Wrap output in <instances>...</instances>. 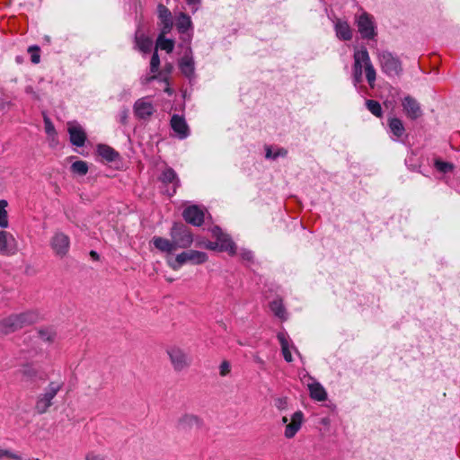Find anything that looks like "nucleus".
I'll return each mask as SVG.
<instances>
[{"label": "nucleus", "mask_w": 460, "mask_h": 460, "mask_svg": "<svg viewBox=\"0 0 460 460\" xmlns=\"http://www.w3.org/2000/svg\"><path fill=\"white\" fill-rule=\"evenodd\" d=\"M354 63L352 66V83L357 87L363 82V71L366 75L367 84L371 88L375 86L376 72L371 62L367 49L362 47L354 52Z\"/></svg>", "instance_id": "1"}, {"label": "nucleus", "mask_w": 460, "mask_h": 460, "mask_svg": "<svg viewBox=\"0 0 460 460\" xmlns=\"http://www.w3.org/2000/svg\"><path fill=\"white\" fill-rule=\"evenodd\" d=\"M38 319V314L32 311L12 314L0 321V337L31 325L36 323Z\"/></svg>", "instance_id": "2"}, {"label": "nucleus", "mask_w": 460, "mask_h": 460, "mask_svg": "<svg viewBox=\"0 0 460 460\" xmlns=\"http://www.w3.org/2000/svg\"><path fill=\"white\" fill-rule=\"evenodd\" d=\"M64 382L61 380L50 381L44 388L43 392L39 394L34 410L38 414L46 413L53 404V400L59 391L62 390Z\"/></svg>", "instance_id": "3"}, {"label": "nucleus", "mask_w": 460, "mask_h": 460, "mask_svg": "<svg viewBox=\"0 0 460 460\" xmlns=\"http://www.w3.org/2000/svg\"><path fill=\"white\" fill-rule=\"evenodd\" d=\"M19 375L21 376V381L28 389L34 390L40 386V385L47 380V373L35 367L32 364L23 365L19 369Z\"/></svg>", "instance_id": "4"}, {"label": "nucleus", "mask_w": 460, "mask_h": 460, "mask_svg": "<svg viewBox=\"0 0 460 460\" xmlns=\"http://www.w3.org/2000/svg\"><path fill=\"white\" fill-rule=\"evenodd\" d=\"M207 261L208 254L206 252L189 250L177 254L173 260H168V264L173 270H179L186 263L199 265Z\"/></svg>", "instance_id": "5"}, {"label": "nucleus", "mask_w": 460, "mask_h": 460, "mask_svg": "<svg viewBox=\"0 0 460 460\" xmlns=\"http://www.w3.org/2000/svg\"><path fill=\"white\" fill-rule=\"evenodd\" d=\"M170 236L176 249L189 248L193 243V235L190 228L183 223H173L170 230Z\"/></svg>", "instance_id": "6"}, {"label": "nucleus", "mask_w": 460, "mask_h": 460, "mask_svg": "<svg viewBox=\"0 0 460 460\" xmlns=\"http://www.w3.org/2000/svg\"><path fill=\"white\" fill-rule=\"evenodd\" d=\"M378 59L382 72L389 77L398 76L402 72V63L398 57L389 51H382L378 54Z\"/></svg>", "instance_id": "7"}, {"label": "nucleus", "mask_w": 460, "mask_h": 460, "mask_svg": "<svg viewBox=\"0 0 460 460\" xmlns=\"http://www.w3.org/2000/svg\"><path fill=\"white\" fill-rule=\"evenodd\" d=\"M356 24L362 39L372 40L376 36L373 16L367 13H361L357 18Z\"/></svg>", "instance_id": "8"}, {"label": "nucleus", "mask_w": 460, "mask_h": 460, "mask_svg": "<svg viewBox=\"0 0 460 460\" xmlns=\"http://www.w3.org/2000/svg\"><path fill=\"white\" fill-rule=\"evenodd\" d=\"M159 181L166 188L165 192L169 197L175 195L181 186V181L177 172L172 167H166L159 176Z\"/></svg>", "instance_id": "9"}, {"label": "nucleus", "mask_w": 460, "mask_h": 460, "mask_svg": "<svg viewBox=\"0 0 460 460\" xmlns=\"http://www.w3.org/2000/svg\"><path fill=\"white\" fill-rule=\"evenodd\" d=\"M49 245L57 256L63 258L69 251L70 238L63 232L56 231L50 238Z\"/></svg>", "instance_id": "10"}, {"label": "nucleus", "mask_w": 460, "mask_h": 460, "mask_svg": "<svg viewBox=\"0 0 460 460\" xmlns=\"http://www.w3.org/2000/svg\"><path fill=\"white\" fill-rule=\"evenodd\" d=\"M167 354L175 371H181L191 363V358L181 348L172 347L167 349Z\"/></svg>", "instance_id": "11"}, {"label": "nucleus", "mask_w": 460, "mask_h": 460, "mask_svg": "<svg viewBox=\"0 0 460 460\" xmlns=\"http://www.w3.org/2000/svg\"><path fill=\"white\" fill-rule=\"evenodd\" d=\"M212 234L218 242L219 251L227 252L230 255L236 254V245L229 235L224 234L220 227L214 226L211 230Z\"/></svg>", "instance_id": "12"}, {"label": "nucleus", "mask_w": 460, "mask_h": 460, "mask_svg": "<svg viewBox=\"0 0 460 460\" xmlns=\"http://www.w3.org/2000/svg\"><path fill=\"white\" fill-rule=\"evenodd\" d=\"M402 110L408 119L416 120L422 116V110L419 102L411 95L402 100Z\"/></svg>", "instance_id": "13"}, {"label": "nucleus", "mask_w": 460, "mask_h": 460, "mask_svg": "<svg viewBox=\"0 0 460 460\" xmlns=\"http://www.w3.org/2000/svg\"><path fill=\"white\" fill-rule=\"evenodd\" d=\"M204 211L197 205L189 206L182 211L184 220L194 226H200L204 222Z\"/></svg>", "instance_id": "14"}, {"label": "nucleus", "mask_w": 460, "mask_h": 460, "mask_svg": "<svg viewBox=\"0 0 460 460\" xmlns=\"http://www.w3.org/2000/svg\"><path fill=\"white\" fill-rule=\"evenodd\" d=\"M67 132L70 143L77 147L84 146L87 139L86 133L83 127L77 123H68Z\"/></svg>", "instance_id": "15"}, {"label": "nucleus", "mask_w": 460, "mask_h": 460, "mask_svg": "<svg viewBox=\"0 0 460 460\" xmlns=\"http://www.w3.org/2000/svg\"><path fill=\"white\" fill-rule=\"evenodd\" d=\"M202 425L203 421L199 416L186 413L179 418L176 428L178 430L187 432L193 428L200 429Z\"/></svg>", "instance_id": "16"}, {"label": "nucleus", "mask_w": 460, "mask_h": 460, "mask_svg": "<svg viewBox=\"0 0 460 460\" xmlns=\"http://www.w3.org/2000/svg\"><path fill=\"white\" fill-rule=\"evenodd\" d=\"M170 125L179 139L182 140L190 136V128L182 116L173 114Z\"/></svg>", "instance_id": "17"}, {"label": "nucleus", "mask_w": 460, "mask_h": 460, "mask_svg": "<svg viewBox=\"0 0 460 460\" xmlns=\"http://www.w3.org/2000/svg\"><path fill=\"white\" fill-rule=\"evenodd\" d=\"M17 252L14 237L6 231H0V254L13 255Z\"/></svg>", "instance_id": "18"}, {"label": "nucleus", "mask_w": 460, "mask_h": 460, "mask_svg": "<svg viewBox=\"0 0 460 460\" xmlns=\"http://www.w3.org/2000/svg\"><path fill=\"white\" fill-rule=\"evenodd\" d=\"M135 116L140 119H146L155 112L154 105L146 98L136 101L133 106Z\"/></svg>", "instance_id": "19"}, {"label": "nucleus", "mask_w": 460, "mask_h": 460, "mask_svg": "<svg viewBox=\"0 0 460 460\" xmlns=\"http://www.w3.org/2000/svg\"><path fill=\"white\" fill-rule=\"evenodd\" d=\"M304 421V413L301 411H296L292 416L290 422L286 425L284 435L287 438H292L301 429Z\"/></svg>", "instance_id": "20"}, {"label": "nucleus", "mask_w": 460, "mask_h": 460, "mask_svg": "<svg viewBox=\"0 0 460 460\" xmlns=\"http://www.w3.org/2000/svg\"><path fill=\"white\" fill-rule=\"evenodd\" d=\"M158 18L162 24V34H167L171 31L173 22L171 11L163 4L157 6Z\"/></svg>", "instance_id": "21"}, {"label": "nucleus", "mask_w": 460, "mask_h": 460, "mask_svg": "<svg viewBox=\"0 0 460 460\" xmlns=\"http://www.w3.org/2000/svg\"><path fill=\"white\" fill-rule=\"evenodd\" d=\"M96 152L98 155L108 163L116 162L120 158V155L118 151L105 144H99Z\"/></svg>", "instance_id": "22"}, {"label": "nucleus", "mask_w": 460, "mask_h": 460, "mask_svg": "<svg viewBox=\"0 0 460 460\" xmlns=\"http://www.w3.org/2000/svg\"><path fill=\"white\" fill-rule=\"evenodd\" d=\"M179 67L181 69V72L190 81H191L195 77V64L193 58L191 56L184 55V57L181 59L179 63Z\"/></svg>", "instance_id": "23"}, {"label": "nucleus", "mask_w": 460, "mask_h": 460, "mask_svg": "<svg viewBox=\"0 0 460 460\" xmlns=\"http://www.w3.org/2000/svg\"><path fill=\"white\" fill-rule=\"evenodd\" d=\"M334 30L339 40L348 41L352 39V31L347 22L337 20Z\"/></svg>", "instance_id": "24"}, {"label": "nucleus", "mask_w": 460, "mask_h": 460, "mask_svg": "<svg viewBox=\"0 0 460 460\" xmlns=\"http://www.w3.org/2000/svg\"><path fill=\"white\" fill-rule=\"evenodd\" d=\"M310 397L317 402H323L327 399V393L324 387L317 381L308 384Z\"/></svg>", "instance_id": "25"}, {"label": "nucleus", "mask_w": 460, "mask_h": 460, "mask_svg": "<svg viewBox=\"0 0 460 460\" xmlns=\"http://www.w3.org/2000/svg\"><path fill=\"white\" fill-rule=\"evenodd\" d=\"M152 243L154 246L162 252L171 253L176 249L172 240H168L164 237L154 236Z\"/></svg>", "instance_id": "26"}, {"label": "nucleus", "mask_w": 460, "mask_h": 460, "mask_svg": "<svg viewBox=\"0 0 460 460\" xmlns=\"http://www.w3.org/2000/svg\"><path fill=\"white\" fill-rule=\"evenodd\" d=\"M277 338L279 341V344L281 346V351H282V355L284 357V359L287 361V362H292L293 361V358H292V354H291V351H290V346H289V342H288V333L286 332H278L277 334Z\"/></svg>", "instance_id": "27"}, {"label": "nucleus", "mask_w": 460, "mask_h": 460, "mask_svg": "<svg viewBox=\"0 0 460 460\" xmlns=\"http://www.w3.org/2000/svg\"><path fill=\"white\" fill-rule=\"evenodd\" d=\"M176 28L181 34L187 33L190 30H192V22L190 17L185 13H181L176 19Z\"/></svg>", "instance_id": "28"}, {"label": "nucleus", "mask_w": 460, "mask_h": 460, "mask_svg": "<svg viewBox=\"0 0 460 460\" xmlns=\"http://www.w3.org/2000/svg\"><path fill=\"white\" fill-rule=\"evenodd\" d=\"M270 308L274 315L282 321L288 319L287 311L283 305L282 299L276 298L270 303Z\"/></svg>", "instance_id": "29"}, {"label": "nucleus", "mask_w": 460, "mask_h": 460, "mask_svg": "<svg viewBox=\"0 0 460 460\" xmlns=\"http://www.w3.org/2000/svg\"><path fill=\"white\" fill-rule=\"evenodd\" d=\"M172 65L170 63H167L164 66V68L161 72H158L157 75L159 76V81L163 82L166 84V87L164 89V92L168 93L169 95H172L173 93L172 89L170 87L169 78L168 75L172 71Z\"/></svg>", "instance_id": "30"}, {"label": "nucleus", "mask_w": 460, "mask_h": 460, "mask_svg": "<svg viewBox=\"0 0 460 460\" xmlns=\"http://www.w3.org/2000/svg\"><path fill=\"white\" fill-rule=\"evenodd\" d=\"M388 127L391 132L397 137L400 138L405 133V128L402 119L398 118H390L388 119Z\"/></svg>", "instance_id": "31"}, {"label": "nucleus", "mask_w": 460, "mask_h": 460, "mask_svg": "<svg viewBox=\"0 0 460 460\" xmlns=\"http://www.w3.org/2000/svg\"><path fill=\"white\" fill-rule=\"evenodd\" d=\"M265 157L270 160H276L279 157H286L288 150L283 147H279L275 151L271 146H265Z\"/></svg>", "instance_id": "32"}, {"label": "nucleus", "mask_w": 460, "mask_h": 460, "mask_svg": "<svg viewBox=\"0 0 460 460\" xmlns=\"http://www.w3.org/2000/svg\"><path fill=\"white\" fill-rule=\"evenodd\" d=\"M136 43L138 49L144 53L151 51L153 41L145 35L136 36Z\"/></svg>", "instance_id": "33"}, {"label": "nucleus", "mask_w": 460, "mask_h": 460, "mask_svg": "<svg viewBox=\"0 0 460 460\" xmlns=\"http://www.w3.org/2000/svg\"><path fill=\"white\" fill-rule=\"evenodd\" d=\"M164 35L165 34H162V32L160 33L156 40V47L165 50L167 53H171L174 48V41L172 40L166 39Z\"/></svg>", "instance_id": "34"}, {"label": "nucleus", "mask_w": 460, "mask_h": 460, "mask_svg": "<svg viewBox=\"0 0 460 460\" xmlns=\"http://www.w3.org/2000/svg\"><path fill=\"white\" fill-rule=\"evenodd\" d=\"M40 338L48 342H52L57 337V332L54 327H43L38 331Z\"/></svg>", "instance_id": "35"}, {"label": "nucleus", "mask_w": 460, "mask_h": 460, "mask_svg": "<svg viewBox=\"0 0 460 460\" xmlns=\"http://www.w3.org/2000/svg\"><path fill=\"white\" fill-rule=\"evenodd\" d=\"M367 109L376 117L381 118L383 116V109L381 104L375 100L366 101Z\"/></svg>", "instance_id": "36"}, {"label": "nucleus", "mask_w": 460, "mask_h": 460, "mask_svg": "<svg viewBox=\"0 0 460 460\" xmlns=\"http://www.w3.org/2000/svg\"><path fill=\"white\" fill-rule=\"evenodd\" d=\"M71 172L80 176H84L88 172V164L86 162L78 160L71 164Z\"/></svg>", "instance_id": "37"}, {"label": "nucleus", "mask_w": 460, "mask_h": 460, "mask_svg": "<svg viewBox=\"0 0 460 460\" xmlns=\"http://www.w3.org/2000/svg\"><path fill=\"white\" fill-rule=\"evenodd\" d=\"M8 203L4 199L0 200V227L6 228L8 226L6 207Z\"/></svg>", "instance_id": "38"}, {"label": "nucleus", "mask_w": 460, "mask_h": 460, "mask_svg": "<svg viewBox=\"0 0 460 460\" xmlns=\"http://www.w3.org/2000/svg\"><path fill=\"white\" fill-rule=\"evenodd\" d=\"M435 167L437 168L438 171L444 173L450 172L454 169L453 164L440 160H436Z\"/></svg>", "instance_id": "39"}, {"label": "nucleus", "mask_w": 460, "mask_h": 460, "mask_svg": "<svg viewBox=\"0 0 460 460\" xmlns=\"http://www.w3.org/2000/svg\"><path fill=\"white\" fill-rule=\"evenodd\" d=\"M160 67V58L158 56L157 50H155L150 60V72L153 74H157L159 72Z\"/></svg>", "instance_id": "40"}, {"label": "nucleus", "mask_w": 460, "mask_h": 460, "mask_svg": "<svg viewBox=\"0 0 460 460\" xmlns=\"http://www.w3.org/2000/svg\"><path fill=\"white\" fill-rule=\"evenodd\" d=\"M28 52L31 54V60L33 64H38L40 61V49L37 45L30 46Z\"/></svg>", "instance_id": "41"}, {"label": "nucleus", "mask_w": 460, "mask_h": 460, "mask_svg": "<svg viewBox=\"0 0 460 460\" xmlns=\"http://www.w3.org/2000/svg\"><path fill=\"white\" fill-rule=\"evenodd\" d=\"M45 131L49 136L56 135V129L50 119L44 117Z\"/></svg>", "instance_id": "42"}, {"label": "nucleus", "mask_w": 460, "mask_h": 460, "mask_svg": "<svg viewBox=\"0 0 460 460\" xmlns=\"http://www.w3.org/2000/svg\"><path fill=\"white\" fill-rule=\"evenodd\" d=\"M274 405L279 411L286 410L287 407H288V398L287 397H278V398H276L274 400Z\"/></svg>", "instance_id": "43"}, {"label": "nucleus", "mask_w": 460, "mask_h": 460, "mask_svg": "<svg viewBox=\"0 0 460 460\" xmlns=\"http://www.w3.org/2000/svg\"><path fill=\"white\" fill-rule=\"evenodd\" d=\"M231 370V365L228 361L224 360L219 366L220 376H226Z\"/></svg>", "instance_id": "44"}, {"label": "nucleus", "mask_w": 460, "mask_h": 460, "mask_svg": "<svg viewBox=\"0 0 460 460\" xmlns=\"http://www.w3.org/2000/svg\"><path fill=\"white\" fill-rule=\"evenodd\" d=\"M10 457V458H13V459H15V460H21L22 457L16 454H13L12 453L11 451L9 450H6V449H3L0 447V457Z\"/></svg>", "instance_id": "45"}, {"label": "nucleus", "mask_w": 460, "mask_h": 460, "mask_svg": "<svg viewBox=\"0 0 460 460\" xmlns=\"http://www.w3.org/2000/svg\"><path fill=\"white\" fill-rule=\"evenodd\" d=\"M240 256L243 261H252L253 260V252L250 250L243 249L240 252Z\"/></svg>", "instance_id": "46"}, {"label": "nucleus", "mask_w": 460, "mask_h": 460, "mask_svg": "<svg viewBox=\"0 0 460 460\" xmlns=\"http://www.w3.org/2000/svg\"><path fill=\"white\" fill-rule=\"evenodd\" d=\"M85 460H104V457L102 455L96 454L94 452H89L85 456Z\"/></svg>", "instance_id": "47"}, {"label": "nucleus", "mask_w": 460, "mask_h": 460, "mask_svg": "<svg viewBox=\"0 0 460 460\" xmlns=\"http://www.w3.org/2000/svg\"><path fill=\"white\" fill-rule=\"evenodd\" d=\"M128 116V111L127 109H124L123 111H121V112L119 113L120 123L126 124Z\"/></svg>", "instance_id": "48"}, {"label": "nucleus", "mask_w": 460, "mask_h": 460, "mask_svg": "<svg viewBox=\"0 0 460 460\" xmlns=\"http://www.w3.org/2000/svg\"><path fill=\"white\" fill-rule=\"evenodd\" d=\"M205 247L207 249H209V250H217L218 249L219 250V247H218V242H208L205 245Z\"/></svg>", "instance_id": "49"}, {"label": "nucleus", "mask_w": 460, "mask_h": 460, "mask_svg": "<svg viewBox=\"0 0 460 460\" xmlns=\"http://www.w3.org/2000/svg\"><path fill=\"white\" fill-rule=\"evenodd\" d=\"M154 80H158L159 81V76L157 74H154L153 75H150V76H146L145 79H144V84H149L150 82L154 81Z\"/></svg>", "instance_id": "50"}, {"label": "nucleus", "mask_w": 460, "mask_h": 460, "mask_svg": "<svg viewBox=\"0 0 460 460\" xmlns=\"http://www.w3.org/2000/svg\"><path fill=\"white\" fill-rule=\"evenodd\" d=\"M25 92L27 93H31L35 98H37L36 93L33 91V88L31 86H27Z\"/></svg>", "instance_id": "51"}, {"label": "nucleus", "mask_w": 460, "mask_h": 460, "mask_svg": "<svg viewBox=\"0 0 460 460\" xmlns=\"http://www.w3.org/2000/svg\"><path fill=\"white\" fill-rule=\"evenodd\" d=\"M90 255H91V257H92L93 260H95V261H98V260H99V258H100V256H99L98 252H95V251H91V252H90Z\"/></svg>", "instance_id": "52"}, {"label": "nucleus", "mask_w": 460, "mask_h": 460, "mask_svg": "<svg viewBox=\"0 0 460 460\" xmlns=\"http://www.w3.org/2000/svg\"><path fill=\"white\" fill-rule=\"evenodd\" d=\"M187 2L188 4L190 5H194V4H200V1L201 0H185Z\"/></svg>", "instance_id": "53"}, {"label": "nucleus", "mask_w": 460, "mask_h": 460, "mask_svg": "<svg viewBox=\"0 0 460 460\" xmlns=\"http://www.w3.org/2000/svg\"><path fill=\"white\" fill-rule=\"evenodd\" d=\"M288 417L284 416V417L282 418V422H283L284 424H286V425H287V424H288Z\"/></svg>", "instance_id": "54"}, {"label": "nucleus", "mask_w": 460, "mask_h": 460, "mask_svg": "<svg viewBox=\"0 0 460 460\" xmlns=\"http://www.w3.org/2000/svg\"><path fill=\"white\" fill-rule=\"evenodd\" d=\"M16 61H17L18 63H20V62H21V58H20V57H19V56H18V57H16Z\"/></svg>", "instance_id": "55"}]
</instances>
